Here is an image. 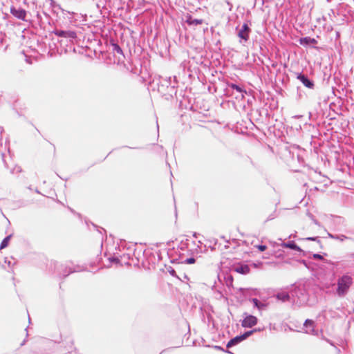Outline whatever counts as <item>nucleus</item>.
Here are the masks:
<instances>
[{"instance_id": "1", "label": "nucleus", "mask_w": 354, "mask_h": 354, "mask_svg": "<svg viewBox=\"0 0 354 354\" xmlns=\"http://www.w3.org/2000/svg\"><path fill=\"white\" fill-rule=\"evenodd\" d=\"M291 297L294 305L301 306L307 303L308 293L304 286H297L291 292Z\"/></svg>"}, {"instance_id": "2", "label": "nucleus", "mask_w": 354, "mask_h": 354, "mask_svg": "<svg viewBox=\"0 0 354 354\" xmlns=\"http://www.w3.org/2000/svg\"><path fill=\"white\" fill-rule=\"evenodd\" d=\"M352 283L353 278L348 274H344L340 278H339L337 281V295L339 297L344 296L347 293Z\"/></svg>"}, {"instance_id": "3", "label": "nucleus", "mask_w": 354, "mask_h": 354, "mask_svg": "<svg viewBox=\"0 0 354 354\" xmlns=\"http://www.w3.org/2000/svg\"><path fill=\"white\" fill-rule=\"evenodd\" d=\"M250 32L251 30L248 25L247 24H243L238 31V37L244 41H247L249 39Z\"/></svg>"}, {"instance_id": "4", "label": "nucleus", "mask_w": 354, "mask_h": 354, "mask_svg": "<svg viewBox=\"0 0 354 354\" xmlns=\"http://www.w3.org/2000/svg\"><path fill=\"white\" fill-rule=\"evenodd\" d=\"M257 324V318L253 315H247L242 322V326L251 328Z\"/></svg>"}, {"instance_id": "5", "label": "nucleus", "mask_w": 354, "mask_h": 354, "mask_svg": "<svg viewBox=\"0 0 354 354\" xmlns=\"http://www.w3.org/2000/svg\"><path fill=\"white\" fill-rule=\"evenodd\" d=\"M10 11L12 15L19 19L24 20L27 15L26 11L21 8L12 7L11 8Z\"/></svg>"}, {"instance_id": "6", "label": "nucleus", "mask_w": 354, "mask_h": 354, "mask_svg": "<svg viewBox=\"0 0 354 354\" xmlns=\"http://www.w3.org/2000/svg\"><path fill=\"white\" fill-rule=\"evenodd\" d=\"M43 39L44 38H41V41H39V40L37 41L38 48L35 49V54L34 55H32L37 60L39 59V58L42 57L44 55V45Z\"/></svg>"}, {"instance_id": "7", "label": "nucleus", "mask_w": 354, "mask_h": 354, "mask_svg": "<svg viewBox=\"0 0 354 354\" xmlns=\"http://www.w3.org/2000/svg\"><path fill=\"white\" fill-rule=\"evenodd\" d=\"M297 78L299 80H300L302 82V84L307 88H313V87H314L313 82L311 81L310 79H308V77L306 75H305L302 73H299L297 75Z\"/></svg>"}, {"instance_id": "8", "label": "nucleus", "mask_w": 354, "mask_h": 354, "mask_svg": "<svg viewBox=\"0 0 354 354\" xmlns=\"http://www.w3.org/2000/svg\"><path fill=\"white\" fill-rule=\"evenodd\" d=\"M55 34L59 37L68 38L70 39H73L77 37L76 32L73 30H57L55 32Z\"/></svg>"}, {"instance_id": "9", "label": "nucleus", "mask_w": 354, "mask_h": 354, "mask_svg": "<svg viewBox=\"0 0 354 354\" xmlns=\"http://www.w3.org/2000/svg\"><path fill=\"white\" fill-rule=\"evenodd\" d=\"M305 331L308 334L315 335L314 322L311 319H306L304 322Z\"/></svg>"}, {"instance_id": "10", "label": "nucleus", "mask_w": 354, "mask_h": 354, "mask_svg": "<svg viewBox=\"0 0 354 354\" xmlns=\"http://www.w3.org/2000/svg\"><path fill=\"white\" fill-rule=\"evenodd\" d=\"M275 297L278 300L281 301L283 302L289 301L290 299V298L292 297L288 294V292H287L286 291H281V292H277L276 294Z\"/></svg>"}, {"instance_id": "11", "label": "nucleus", "mask_w": 354, "mask_h": 354, "mask_svg": "<svg viewBox=\"0 0 354 354\" xmlns=\"http://www.w3.org/2000/svg\"><path fill=\"white\" fill-rule=\"evenodd\" d=\"M299 44L303 46H308L317 44V40L309 37H302L299 39Z\"/></svg>"}, {"instance_id": "12", "label": "nucleus", "mask_w": 354, "mask_h": 354, "mask_svg": "<svg viewBox=\"0 0 354 354\" xmlns=\"http://www.w3.org/2000/svg\"><path fill=\"white\" fill-rule=\"evenodd\" d=\"M280 245L283 248H290L294 250H297L298 252L302 251L301 249L299 246H297L294 241H289L288 243L283 242Z\"/></svg>"}, {"instance_id": "13", "label": "nucleus", "mask_w": 354, "mask_h": 354, "mask_svg": "<svg viewBox=\"0 0 354 354\" xmlns=\"http://www.w3.org/2000/svg\"><path fill=\"white\" fill-rule=\"evenodd\" d=\"M13 236V234H10L8 236H6L1 242L0 243V250H2V249H4L6 248H7L9 244H10V241L12 239V237Z\"/></svg>"}, {"instance_id": "14", "label": "nucleus", "mask_w": 354, "mask_h": 354, "mask_svg": "<svg viewBox=\"0 0 354 354\" xmlns=\"http://www.w3.org/2000/svg\"><path fill=\"white\" fill-rule=\"evenodd\" d=\"M243 339H242L241 337V335L240 336H236L232 339H231L228 343L227 344V348H230V347H232L233 346H235L236 344H238L239 343H240L241 341H243Z\"/></svg>"}, {"instance_id": "15", "label": "nucleus", "mask_w": 354, "mask_h": 354, "mask_svg": "<svg viewBox=\"0 0 354 354\" xmlns=\"http://www.w3.org/2000/svg\"><path fill=\"white\" fill-rule=\"evenodd\" d=\"M186 22L191 26H197L203 23V20L194 19L192 17L188 16L186 19Z\"/></svg>"}, {"instance_id": "16", "label": "nucleus", "mask_w": 354, "mask_h": 354, "mask_svg": "<svg viewBox=\"0 0 354 354\" xmlns=\"http://www.w3.org/2000/svg\"><path fill=\"white\" fill-rule=\"evenodd\" d=\"M57 270L58 274L60 277H66L69 274V273L73 272L71 269L68 271L64 270V266L63 265H59L57 266Z\"/></svg>"}, {"instance_id": "17", "label": "nucleus", "mask_w": 354, "mask_h": 354, "mask_svg": "<svg viewBox=\"0 0 354 354\" xmlns=\"http://www.w3.org/2000/svg\"><path fill=\"white\" fill-rule=\"evenodd\" d=\"M35 17H36V19L34 20L35 24H37L40 27V28L41 30L42 29L44 30V27L43 26L42 17H41L39 11H35Z\"/></svg>"}, {"instance_id": "18", "label": "nucleus", "mask_w": 354, "mask_h": 354, "mask_svg": "<svg viewBox=\"0 0 354 354\" xmlns=\"http://www.w3.org/2000/svg\"><path fill=\"white\" fill-rule=\"evenodd\" d=\"M236 271L237 272H239V273H241V274H248L250 272V268L248 267V266L247 265H245V266H241L239 267H237L236 268Z\"/></svg>"}, {"instance_id": "19", "label": "nucleus", "mask_w": 354, "mask_h": 354, "mask_svg": "<svg viewBox=\"0 0 354 354\" xmlns=\"http://www.w3.org/2000/svg\"><path fill=\"white\" fill-rule=\"evenodd\" d=\"M252 301V303L254 304V306L255 307H257L259 310H261L263 309V308L266 307V304L260 302L256 298H253L251 300Z\"/></svg>"}, {"instance_id": "20", "label": "nucleus", "mask_w": 354, "mask_h": 354, "mask_svg": "<svg viewBox=\"0 0 354 354\" xmlns=\"http://www.w3.org/2000/svg\"><path fill=\"white\" fill-rule=\"evenodd\" d=\"M50 6L52 8L53 12L58 14L59 12L61 10L59 6L55 4V3L53 0H50Z\"/></svg>"}, {"instance_id": "21", "label": "nucleus", "mask_w": 354, "mask_h": 354, "mask_svg": "<svg viewBox=\"0 0 354 354\" xmlns=\"http://www.w3.org/2000/svg\"><path fill=\"white\" fill-rule=\"evenodd\" d=\"M229 86L231 88H232L234 90H236L239 93H245V91H244L241 86H239L237 84L232 83V84H229Z\"/></svg>"}, {"instance_id": "22", "label": "nucleus", "mask_w": 354, "mask_h": 354, "mask_svg": "<svg viewBox=\"0 0 354 354\" xmlns=\"http://www.w3.org/2000/svg\"><path fill=\"white\" fill-rule=\"evenodd\" d=\"M254 331H256V330H252L245 332L244 334H243L241 335L242 339L243 340L245 339L247 337H248L250 335H251Z\"/></svg>"}, {"instance_id": "23", "label": "nucleus", "mask_w": 354, "mask_h": 354, "mask_svg": "<svg viewBox=\"0 0 354 354\" xmlns=\"http://www.w3.org/2000/svg\"><path fill=\"white\" fill-rule=\"evenodd\" d=\"M348 237L346 236L345 235H343V234H341V235H335V239L337 240H339L341 241H343L346 239H347Z\"/></svg>"}, {"instance_id": "24", "label": "nucleus", "mask_w": 354, "mask_h": 354, "mask_svg": "<svg viewBox=\"0 0 354 354\" xmlns=\"http://www.w3.org/2000/svg\"><path fill=\"white\" fill-rule=\"evenodd\" d=\"M113 50L116 51L118 53H122L121 48L118 44H113Z\"/></svg>"}, {"instance_id": "25", "label": "nucleus", "mask_w": 354, "mask_h": 354, "mask_svg": "<svg viewBox=\"0 0 354 354\" xmlns=\"http://www.w3.org/2000/svg\"><path fill=\"white\" fill-rule=\"evenodd\" d=\"M168 272H169V274L173 276V277H177V278H179L177 274H176V272L175 271L174 269L171 268H169L168 269Z\"/></svg>"}, {"instance_id": "26", "label": "nucleus", "mask_w": 354, "mask_h": 354, "mask_svg": "<svg viewBox=\"0 0 354 354\" xmlns=\"http://www.w3.org/2000/svg\"><path fill=\"white\" fill-rule=\"evenodd\" d=\"M21 171V169L20 167L16 166L13 169L11 170V173L14 174L15 172L19 173Z\"/></svg>"}, {"instance_id": "27", "label": "nucleus", "mask_w": 354, "mask_h": 354, "mask_svg": "<svg viewBox=\"0 0 354 354\" xmlns=\"http://www.w3.org/2000/svg\"><path fill=\"white\" fill-rule=\"evenodd\" d=\"M305 239L306 240H308V241H314L319 242V237H317V236H315V237H307Z\"/></svg>"}, {"instance_id": "28", "label": "nucleus", "mask_w": 354, "mask_h": 354, "mask_svg": "<svg viewBox=\"0 0 354 354\" xmlns=\"http://www.w3.org/2000/svg\"><path fill=\"white\" fill-rule=\"evenodd\" d=\"M196 261L194 258H188L185 260V262L188 264L194 263Z\"/></svg>"}, {"instance_id": "29", "label": "nucleus", "mask_w": 354, "mask_h": 354, "mask_svg": "<svg viewBox=\"0 0 354 354\" xmlns=\"http://www.w3.org/2000/svg\"><path fill=\"white\" fill-rule=\"evenodd\" d=\"M257 248L261 252L266 250L267 247L264 245H259L257 246Z\"/></svg>"}, {"instance_id": "30", "label": "nucleus", "mask_w": 354, "mask_h": 354, "mask_svg": "<svg viewBox=\"0 0 354 354\" xmlns=\"http://www.w3.org/2000/svg\"><path fill=\"white\" fill-rule=\"evenodd\" d=\"M313 259H323V257L319 254H314Z\"/></svg>"}, {"instance_id": "31", "label": "nucleus", "mask_w": 354, "mask_h": 354, "mask_svg": "<svg viewBox=\"0 0 354 354\" xmlns=\"http://www.w3.org/2000/svg\"><path fill=\"white\" fill-rule=\"evenodd\" d=\"M5 263H7L9 267H10V266H11V261L8 260V259L6 258L5 259Z\"/></svg>"}, {"instance_id": "32", "label": "nucleus", "mask_w": 354, "mask_h": 354, "mask_svg": "<svg viewBox=\"0 0 354 354\" xmlns=\"http://www.w3.org/2000/svg\"><path fill=\"white\" fill-rule=\"evenodd\" d=\"M311 217H312V220L313 221L314 223H315V225H319H319H319V223L316 219H315L313 216H311Z\"/></svg>"}, {"instance_id": "33", "label": "nucleus", "mask_w": 354, "mask_h": 354, "mask_svg": "<svg viewBox=\"0 0 354 354\" xmlns=\"http://www.w3.org/2000/svg\"><path fill=\"white\" fill-rule=\"evenodd\" d=\"M111 261L112 262H115V263H118L119 262V260L118 258H112V259H110Z\"/></svg>"}, {"instance_id": "34", "label": "nucleus", "mask_w": 354, "mask_h": 354, "mask_svg": "<svg viewBox=\"0 0 354 354\" xmlns=\"http://www.w3.org/2000/svg\"><path fill=\"white\" fill-rule=\"evenodd\" d=\"M328 236L333 239H335V235H333L330 233H328Z\"/></svg>"}, {"instance_id": "35", "label": "nucleus", "mask_w": 354, "mask_h": 354, "mask_svg": "<svg viewBox=\"0 0 354 354\" xmlns=\"http://www.w3.org/2000/svg\"><path fill=\"white\" fill-rule=\"evenodd\" d=\"M178 279L183 281L185 279H188V277H187V276L186 274H184L183 275V279H181V278H178Z\"/></svg>"}, {"instance_id": "36", "label": "nucleus", "mask_w": 354, "mask_h": 354, "mask_svg": "<svg viewBox=\"0 0 354 354\" xmlns=\"http://www.w3.org/2000/svg\"><path fill=\"white\" fill-rule=\"evenodd\" d=\"M1 156H2V160H3V161L4 162L5 165H6V166H7V164H6V162L5 160H4V156H5V155H4V153H1Z\"/></svg>"}, {"instance_id": "37", "label": "nucleus", "mask_w": 354, "mask_h": 354, "mask_svg": "<svg viewBox=\"0 0 354 354\" xmlns=\"http://www.w3.org/2000/svg\"><path fill=\"white\" fill-rule=\"evenodd\" d=\"M26 62H28V63H31V62H30V58H29V57H26Z\"/></svg>"}, {"instance_id": "38", "label": "nucleus", "mask_w": 354, "mask_h": 354, "mask_svg": "<svg viewBox=\"0 0 354 354\" xmlns=\"http://www.w3.org/2000/svg\"><path fill=\"white\" fill-rule=\"evenodd\" d=\"M26 339H24V340L21 343V344H20V345H21V346H24V345L26 344Z\"/></svg>"}, {"instance_id": "39", "label": "nucleus", "mask_w": 354, "mask_h": 354, "mask_svg": "<svg viewBox=\"0 0 354 354\" xmlns=\"http://www.w3.org/2000/svg\"><path fill=\"white\" fill-rule=\"evenodd\" d=\"M3 131V128L2 127H0V135H1Z\"/></svg>"}, {"instance_id": "40", "label": "nucleus", "mask_w": 354, "mask_h": 354, "mask_svg": "<svg viewBox=\"0 0 354 354\" xmlns=\"http://www.w3.org/2000/svg\"><path fill=\"white\" fill-rule=\"evenodd\" d=\"M25 330H27V328L25 329ZM26 332H28V331H26ZM28 333H26V337H28Z\"/></svg>"}, {"instance_id": "41", "label": "nucleus", "mask_w": 354, "mask_h": 354, "mask_svg": "<svg viewBox=\"0 0 354 354\" xmlns=\"http://www.w3.org/2000/svg\"><path fill=\"white\" fill-rule=\"evenodd\" d=\"M216 348H218V349H221V348L219 347V346H216Z\"/></svg>"}, {"instance_id": "42", "label": "nucleus", "mask_w": 354, "mask_h": 354, "mask_svg": "<svg viewBox=\"0 0 354 354\" xmlns=\"http://www.w3.org/2000/svg\"><path fill=\"white\" fill-rule=\"evenodd\" d=\"M351 257H354V253L351 254Z\"/></svg>"}]
</instances>
